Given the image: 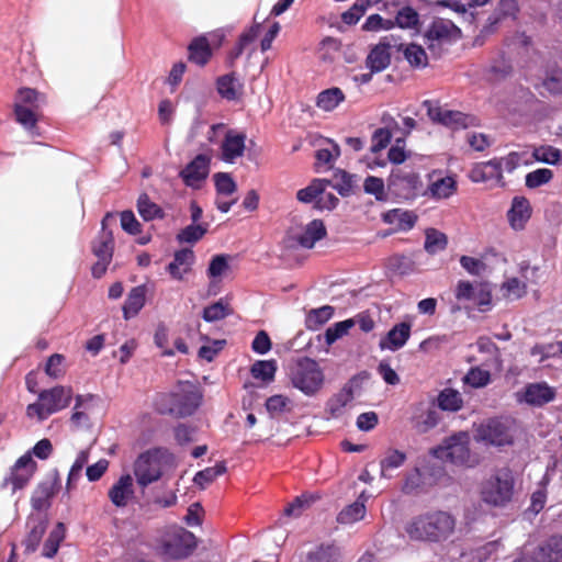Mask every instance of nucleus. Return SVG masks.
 Here are the masks:
<instances>
[{"mask_svg":"<svg viewBox=\"0 0 562 562\" xmlns=\"http://www.w3.org/2000/svg\"><path fill=\"white\" fill-rule=\"evenodd\" d=\"M456 518L445 510H432L412 518L405 526L409 539L427 542H442L456 529Z\"/></svg>","mask_w":562,"mask_h":562,"instance_id":"1","label":"nucleus"},{"mask_svg":"<svg viewBox=\"0 0 562 562\" xmlns=\"http://www.w3.org/2000/svg\"><path fill=\"white\" fill-rule=\"evenodd\" d=\"M201 400L202 395L193 383L180 382L169 394L160 395L156 405L161 414L187 417L198 409Z\"/></svg>","mask_w":562,"mask_h":562,"instance_id":"2","label":"nucleus"},{"mask_svg":"<svg viewBox=\"0 0 562 562\" xmlns=\"http://www.w3.org/2000/svg\"><path fill=\"white\" fill-rule=\"evenodd\" d=\"M515 479L509 468L497 469L481 484L482 501L494 507H504L513 498Z\"/></svg>","mask_w":562,"mask_h":562,"instance_id":"3","label":"nucleus"},{"mask_svg":"<svg viewBox=\"0 0 562 562\" xmlns=\"http://www.w3.org/2000/svg\"><path fill=\"white\" fill-rule=\"evenodd\" d=\"M470 436L467 431H459L446 438L443 442L431 449V454L445 462L456 465L474 467L476 460L470 451Z\"/></svg>","mask_w":562,"mask_h":562,"instance_id":"4","label":"nucleus"},{"mask_svg":"<svg viewBox=\"0 0 562 562\" xmlns=\"http://www.w3.org/2000/svg\"><path fill=\"white\" fill-rule=\"evenodd\" d=\"M71 398L70 387L58 385L44 390L38 394V401L27 406L26 414L29 417H36L40 422L45 420L54 413L67 407Z\"/></svg>","mask_w":562,"mask_h":562,"instance_id":"5","label":"nucleus"},{"mask_svg":"<svg viewBox=\"0 0 562 562\" xmlns=\"http://www.w3.org/2000/svg\"><path fill=\"white\" fill-rule=\"evenodd\" d=\"M290 378L293 386L308 396L314 395L324 381L318 363L307 357L301 358L294 363Z\"/></svg>","mask_w":562,"mask_h":562,"instance_id":"6","label":"nucleus"},{"mask_svg":"<svg viewBox=\"0 0 562 562\" xmlns=\"http://www.w3.org/2000/svg\"><path fill=\"white\" fill-rule=\"evenodd\" d=\"M461 35L460 29L450 20L435 19L424 34V42L435 57H439L442 47L458 40Z\"/></svg>","mask_w":562,"mask_h":562,"instance_id":"7","label":"nucleus"},{"mask_svg":"<svg viewBox=\"0 0 562 562\" xmlns=\"http://www.w3.org/2000/svg\"><path fill=\"white\" fill-rule=\"evenodd\" d=\"M423 182L413 171H392L387 179V192L398 201H411L423 195Z\"/></svg>","mask_w":562,"mask_h":562,"instance_id":"8","label":"nucleus"},{"mask_svg":"<svg viewBox=\"0 0 562 562\" xmlns=\"http://www.w3.org/2000/svg\"><path fill=\"white\" fill-rule=\"evenodd\" d=\"M474 439L477 442L496 447L512 445L514 436L510 429V422L497 417L484 420L476 426Z\"/></svg>","mask_w":562,"mask_h":562,"instance_id":"9","label":"nucleus"},{"mask_svg":"<svg viewBox=\"0 0 562 562\" xmlns=\"http://www.w3.org/2000/svg\"><path fill=\"white\" fill-rule=\"evenodd\" d=\"M423 105L426 108L427 114L432 122L453 130L467 128L474 120L473 116L462 112L442 109L430 100H425Z\"/></svg>","mask_w":562,"mask_h":562,"instance_id":"10","label":"nucleus"},{"mask_svg":"<svg viewBox=\"0 0 562 562\" xmlns=\"http://www.w3.org/2000/svg\"><path fill=\"white\" fill-rule=\"evenodd\" d=\"M134 474L142 487L158 481L161 476V470L156 456L150 451L140 453L134 464Z\"/></svg>","mask_w":562,"mask_h":562,"instance_id":"11","label":"nucleus"},{"mask_svg":"<svg viewBox=\"0 0 562 562\" xmlns=\"http://www.w3.org/2000/svg\"><path fill=\"white\" fill-rule=\"evenodd\" d=\"M555 389L547 382L528 383L524 391L516 394L519 403H526L530 406L541 407L555 398Z\"/></svg>","mask_w":562,"mask_h":562,"instance_id":"12","label":"nucleus"},{"mask_svg":"<svg viewBox=\"0 0 562 562\" xmlns=\"http://www.w3.org/2000/svg\"><path fill=\"white\" fill-rule=\"evenodd\" d=\"M196 547L194 535L186 529H180L171 535L164 543L165 553L173 559L189 557Z\"/></svg>","mask_w":562,"mask_h":562,"instance_id":"13","label":"nucleus"},{"mask_svg":"<svg viewBox=\"0 0 562 562\" xmlns=\"http://www.w3.org/2000/svg\"><path fill=\"white\" fill-rule=\"evenodd\" d=\"M246 149V134L227 130L220 146V158L226 164H234Z\"/></svg>","mask_w":562,"mask_h":562,"instance_id":"14","label":"nucleus"},{"mask_svg":"<svg viewBox=\"0 0 562 562\" xmlns=\"http://www.w3.org/2000/svg\"><path fill=\"white\" fill-rule=\"evenodd\" d=\"M209 172L210 158L206 155L199 154L180 171V177L188 187L200 188Z\"/></svg>","mask_w":562,"mask_h":562,"instance_id":"15","label":"nucleus"},{"mask_svg":"<svg viewBox=\"0 0 562 562\" xmlns=\"http://www.w3.org/2000/svg\"><path fill=\"white\" fill-rule=\"evenodd\" d=\"M35 468L36 463L33 461L31 453L23 454L13 465L5 484L12 485V492L23 488L34 474Z\"/></svg>","mask_w":562,"mask_h":562,"instance_id":"16","label":"nucleus"},{"mask_svg":"<svg viewBox=\"0 0 562 562\" xmlns=\"http://www.w3.org/2000/svg\"><path fill=\"white\" fill-rule=\"evenodd\" d=\"M470 179L473 182H494L499 187H504V178L502 172V161L497 158L488 161L476 164L470 171Z\"/></svg>","mask_w":562,"mask_h":562,"instance_id":"17","label":"nucleus"},{"mask_svg":"<svg viewBox=\"0 0 562 562\" xmlns=\"http://www.w3.org/2000/svg\"><path fill=\"white\" fill-rule=\"evenodd\" d=\"M515 562H562V537H551L533 552L530 559L524 558Z\"/></svg>","mask_w":562,"mask_h":562,"instance_id":"18","label":"nucleus"},{"mask_svg":"<svg viewBox=\"0 0 562 562\" xmlns=\"http://www.w3.org/2000/svg\"><path fill=\"white\" fill-rule=\"evenodd\" d=\"M412 326L409 323L401 322L395 324L385 336L379 341L381 350L397 351L403 348L411 337Z\"/></svg>","mask_w":562,"mask_h":562,"instance_id":"19","label":"nucleus"},{"mask_svg":"<svg viewBox=\"0 0 562 562\" xmlns=\"http://www.w3.org/2000/svg\"><path fill=\"white\" fill-rule=\"evenodd\" d=\"M109 498L116 507H125L134 496V480L132 475L124 474L109 490Z\"/></svg>","mask_w":562,"mask_h":562,"instance_id":"20","label":"nucleus"},{"mask_svg":"<svg viewBox=\"0 0 562 562\" xmlns=\"http://www.w3.org/2000/svg\"><path fill=\"white\" fill-rule=\"evenodd\" d=\"M530 216L531 207L529 201L524 196H515L507 212L510 227L515 231L524 229Z\"/></svg>","mask_w":562,"mask_h":562,"instance_id":"21","label":"nucleus"},{"mask_svg":"<svg viewBox=\"0 0 562 562\" xmlns=\"http://www.w3.org/2000/svg\"><path fill=\"white\" fill-rule=\"evenodd\" d=\"M194 252L183 248L175 252L173 260L168 265L167 270L176 280H182L194 262Z\"/></svg>","mask_w":562,"mask_h":562,"instance_id":"22","label":"nucleus"},{"mask_svg":"<svg viewBox=\"0 0 562 562\" xmlns=\"http://www.w3.org/2000/svg\"><path fill=\"white\" fill-rule=\"evenodd\" d=\"M391 46L386 43H379L369 53L366 65L372 72H381L391 64Z\"/></svg>","mask_w":562,"mask_h":562,"instance_id":"23","label":"nucleus"},{"mask_svg":"<svg viewBox=\"0 0 562 562\" xmlns=\"http://www.w3.org/2000/svg\"><path fill=\"white\" fill-rule=\"evenodd\" d=\"M457 191V181L453 177L447 176L432 181L426 190L423 189V195H428L435 200L448 199Z\"/></svg>","mask_w":562,"mask_h":562,"instance_id":"24","label":"nucleus"},{"mask_svg":"<svg viewBox=\"0 0 562 562\" xmlns=\"http://www.w3.org/2000/svg\"><path fill=\"white\" fill-rule=\"evenodd\" d=\"M216 88L218 94L228 101L238 99L243 90V83L235 72L226 74L217 78Z\"/></svg>","mask_w":562,"mask_h":562,"instance_id":"25","label":"nucleus"},{"mask_svg":"<svg viewBox=\"0 0 562 562\" xmlns=\"http://www.w3.org/2000/svg\"><path fill=\"white\" fill-rule=\"evenodd\" d=\"M27 526L30 527V531L24 540V546L25 551L31 553L34 552L40 544L47 527V520L41 516H32L27 521Z\"/></svg>","mask_w":562,"mask_h":562,"instance_id":"26","label":"nucleus"},{"mask_svg":"<svg viewBox=\"0 0 562 562\" xmlns=\"http://www.w3.org/2000/svg\"><path fill=\"white\" fill-rule=\"evenodd\" d=\"M326 235V228L321 220H313L310 222L302 234L297 237V243L304 248H313L316 241L324 238Z\"/></svg>","mask_w":562,"mask_h":562,"instance_id":"27","label":"nucleus"},{"mask_svg":"<svg viewBox=\"0 0 562 562\" xmlns=\"http://www.w3.org/2000/svg\"><path fill=\"white\" fill-rule=\"evenodd\" d=\"M366 501L367 497L364 493L350 505L346 506L337 516V520L339 524H353L361 520L366 515Z\"/></svg>","mask_w":562,"mask_h":562,"instance_id":"28","label":"nucleus"},{"mask_svg":"<svg viewBox=\"0 0 562 562\" xmlns=\"http://www.w3.org/2000/svg\"><path fill=\"white\" fill-rule=\"evenodd\" d=\"M188 50H189V59L192 63L200 65V66L205 65L212 55L209 42H207L206 37H204V36L194 38L190 43Z\"/></svg>","mask_w":562,"mask_h":562,"instance_id":"29","label":"nucleus"},{"mask_svg":"<svg viewBox=\"0 0 562 562\" xmlns=\"http://www.w3.org/2000/svg\"><path fill=\"white\" fill-rule=\"evenodd\" d=\"M145 304V288L139 285L131 290L123 306L125 319H130L138 314Z\"/></svg>","mask_w":562,"mask_h":562,"instance_id":"30","label":"nucleus"},{"mask_svg":"<svg viewBox=\"0 0 562 562\" xmlns=\"http://www.w3.org/2000/svg\"><path fill=\"white\" fill-rule=\"evenodd\" d=\"M36 110L24 109L20 105L13 106L15 121L32 136H40L37 127Z\"/></svg>","mask_w":562,"mask_h":562,"instance_id":"31","label":"nucleus"},{"mask_svg":"<svg viewBox=\"0 0 562 562\" xmlns=\"http://www.w3.org/2000/svg\"><path fill=\"white\" fill-rule=\"evenodd\" d=\"M304 562H342L339 549L334 544H321L311 550Z\"/></svg>","mask_w":562,"mask_h":562,"instance_id":"32","label":"nucleus"},{"mask_svg":"<svg viewBox=\"0 0 562 562\" xmlns=\"http://www.w3.org/2000/svg\"><path fill=\"white\" fill-rule=\"evenodd\" d=\"M438 407L445 412H458L463 407V398L459 391L446 387L438 394Z\"/></svg>","mask_w":562,"mask_h":562,"instance_id":"33","label":"nucleus"},{"mask_svg":"<svg viewBox=\"0 0 562 562\" xmlns=\"http://www.w3.org/2000/svg\"><path fill=\"white\" fill-rule=\"evenodd\" d=\"M406 461V453L397 449L387 450L385 457L380 461V475L384 479H391V471L401 468Z\"/></svg>","mask_w":562,"mask_h":562,"instance_id":"34","label":"nucleus"},{"mask_svg":"<svg viewBox=\"0 0 562 562\" xmlns=\"http://www.w3.org/2000/svg\"><path fill=\"white\" fill-rule=\"evenodd\" d=\"M345 100L341 89L334 87L318 93L316 105L324 111L335 110Z\"/></svg>","mask_w":562,"mask_h":562,"instance_id":"35","label":"nucleus"},{"mask_svg":"<svg viewBox=\"0 0 562 562\" xmlns=\"http://www.w3.org/2000/svg\"><path fill=\"white\" fill-rule=\"evenodd\" d=\"M329 184L327 187H331L336 190L341 196H349L353 193V188L356 186V177L350 175L344 170H338L331 180H328Z\"/></svg>","mask_w":562,"mask_h":562,"instance_id":"36","label":"nucleus"},{"mask_svg":"<svg viewBox=\"0 0 562 562\" xmlns=\"http://www.w3.org/2000/svg\"><path fill=\"white\" fill-rule=\"evenodd\" d=\"M114 250V238L111 231L100 233L93 241L92 252L98 259H112Z\"/></svg>","mask_w":562,"mask_h":562,"instance_id":"37","label":"nucleus"},{"mask_svg":"<svg viewBox=\"0 0 562 562\" xmlns=\"http://www.w3.org/2000/svg\"><path fill=\"white\" fill-rule=\"evenodd\" d=\"M327 184L329 181L326 179H314L306 188L297 191L296 199L302 203H314L315 207L319 193L327 188Z\"/></svg>","mask_w":562,"mask_h":562,"instance_id":"38","label":"nucleus"},{"mask_svg":"<svg viewBox=\"0 0 562 562\" xmlns=\"http://www.w3.org/2000/svg\"><path fill=\"white\" fill-rule=\"evenodd\" d=\"M448 245V237L445 233L436 229L428 228L425 233V250L430 255H436L446 249Z\"/></svg>","mask_w":562,"mask_h":562,"instance_id":"39","label":"nucleus"},{"mask_svg":"<svg viewBox=\"0 0 562 562\" xmlns=\"http://www.w3.org/2000/svg\"><path fill=\"white\" fill-rule=\"evenodd\" d=\"M137 211L142 218L146 222L162 218V209L154 203L146 193H143L137 199Z\"/></svg>","mask_w":562,"mask_h":562,"instance_id":"40","label":"nucleus"},{"mask_svg":"<svg viewBox=\"0 0 562 562\" xmlns=\"http://www.w3.org/2000/svg\"><path fill=\"white\" fill-rule=\"evenodd\" d=\"M334 311V307L330 305L311 310L305 318L306 327L311 330L318 329L333 317Z\"/></svg>","mask_w":562,"mask_h":562,"instance_id":"41","label":"nucleus"},{"mask_svg":"<svg viewBox=\"0 0 562 562\" xmlns=\"http://www.w3.org/2000/svg\"><path fill=\"white\" fill-rule=\"evenodd\" d=\"M66 528L63 522H58L55 528L50 531L47 540L44 543L42 554L45 558H54L59 549L60 542L64 540Z\"/></svg>","mask_w":562,"mask_h":562,"instance_id":"42","label":"nucleus"},{"mask_svg":"<svg viewBox=\"0 0 562 562\" xmlns=\"http://www.w3.org/2000/svg\"><path fill=\"white\" fill-rule=\"evenodd\" d=\"M277 371L276 360H257L250 369L251 375L263 382H271Z\"/></svg>","mask_w":562,"mask_h":562,"instance_id":"43","label":"nucleus"},{"mask_svg":"<svg viewBox=\"0 0 562 562\" xmlns=\"http://www.w3.org/2000/svg\"><path fill=\"white\" fill-rule=\"evenodd\" d=\"M41 94L32 88H21L18 90L13 106L20 105L24 109L37 110L40 108Z\"/></svg>","mask_w":562,"mask_h":562,"instance_id":"44","label":"nucleus"},{"mask_svg":"<svg viewBox=\"0 0 562 562\" xmlns=\"http://www.w3.org/2000/svg\"><path fill=\"white\" fill-rule=\"evenodd\" d=\"M352 401L341 391L334 394L326 403V413L330 418H339L345 414L347 405Z\"/></svg>","mask_w":562,"mask_h":562,"instance_id":"45","label":"nucleus"},{"mask_svg":"<svg viewBox=\"0 0 562 562\" xmlns=\"http://www.w3.org/2000/svg\"><path fill=\"white\" fill-rule=\"evenodd\" d=\"M356 319L348 318L341 322H337L329 326L325 331V342L330 346L339 338L348 334V331L355 326Z\"/></svg>","mask_w":562,"mask_h":562,"instance_id":"46","label":"nucleus"},{"mask_svg":"<svg viewBox=\"0 0 562 562\" xmlns=\"http://www.w3.org/2000/svg\"><path fill=\"white\" fill-rule=\"evenodd\" d=\"M499 540L490 541L470 552L472 562H485L492 557L497 558L499 550L502 549Z\"/></svg>","mask_w":562,"mask_h":562,"instance_id":"47","label":"nucleus"},{"mask_svg":"<svg viewBox=\"0 0 562 562\" xmlns=\"http://www.w3.org/2000/svg\"><path fill=\"white\" fill-rule=\"evenodd\" d=\"M363 190L366 193L374 195V198L381 202L387 201L390 196L387 187L385 188L384 181L378 177H367L363 183Z\"/></svg>","mask_w":562,"mask_h":562,"instance_id":"48","label":"nucleus"},{"mask_svg":"<svg viewBox=\"0 0 562 562\" xmlns=\"http://www.w3.org/2000/svg\"><path fill=\"white\" fill-rule=\"evenodd\" d=\"M226 472V465L224 462H220L214 467L206 468L199 471L193 479V482L200 487L204 488L206 485L212 483L217 476Z\"/></svg>","mask_w":562,"mask_h":562,"instance_id":"49","label":"nucleus"},{"mask_svg":"<svg viewBox=\"0 0 562 562\" xmlns=\"http://www.w3.org/2000/svg\"><path fill=\"white\" fill-rule=\"evenodd\" d=\"M207 232L206 225L191 224L182 228L178 235L177 240L180 244H195L199 241Z\"/></svg>","mask_w":562,"mask_h":562,"instance_id":"50","label":"nucleus"},{"mask_svg":"<svg viewBox=\"0 0 562 562\" xmlns=\"http://www.w3.org/2000/svg\"><path fill=\"white\" fill-rule=\"evenodd\" d=\"M404 57L408 64L416 68H424L428 64L425 49L417 44H408L404 48Z\"/></svg>","mask_w":562,"mask_h":562,"instance_id":"51","label":"nucleus"},{"mask_svg":"<svg viewBox=\"0 0 562 562\" xmlns=\"http://www.w3.org/2000/svg\"><path fill=\"white\" fill-rule=\"evenodd\" d=\"M464 384H468L474 389H481L490 384L491 373L487 370L479 367L471 368L468 373L462 378Z\"/></svg>","mask_w":562,"mask_h":562,"instance_id":"52","label":"nucleus"},{"mask_svg":"<svg viewBox=\"0 0 562 562\" xmlns=\"http://www.w3.org/2000/svg\"><path fill=\"white\" fill-rule=\"evenodd\" d=\"M370 4V0H356L355 3L341 14V21L347 25L357 24Z\"/></svg>","mask_w":562,"mask_h":562,"instance_id":"53","label":"nucleus"},{"mask_svg":"<svg viewBox=\"0 0 562 562\" xmlns=\"http://www.w3.org/2000/svg\"><path fill=\"white\" fill-rule=\"evenodd\" d=\"M439 422L438 413L434 409H428L420 415H416L412 418L414 428L418 432H427L437 426Z\"/></svg>","mask_w":562,"mask_h":562,"instance_id":"54","label":"nucleus"},{"mask_svg":"<svg viewBox=\"0 0 562 562\" xmlns=\"http://www.w3.org/2000/svg\"><path fill=\"white\" fill-rule=\"evenodd\" d=\"M416 215L408 211L393 210L385 215V221L389 223H397L400 228L408 231L414 227L416 223Z\"/></svg>","mask_w":562,"mask_h":562,"instance_id":"55","label":"nucleus"},{"mask_svg":"<svg viewBox=\"0 0 562 562\" xmlns=\"http://www.w3.org/2000/svg\"><path fill=\"white\" fill-rule=\"evenodd\" d=\"M542 86L551 94H562V69L554 68L548 70Z\"/></svg>","mask_w":562,"mask_h":562,"instance_id":"56","label":"nucleus"},{"mask_svg":"<svg viewBox=\"0 0 562 562\" xmlns=\"http://www.w3.org/2000/svg\"><path fill=\"white\" fill-rule=\"evenodd\" d=\"M229 314V307L222 300L215 302L203 310L202 317L207 323H213L225 318Z\"/></svg>","mask_w":562,"mask_h":562,"instance_id":"57","label":"nucleus"},{"mask_svg":"<svg viewBox=\"0 0 562 562\" xmlns=\"http://www.w3.org/2000/svg\"><path fill=\"white\" fill-rule=\"evenodd\" d=\"M553 178L552 170L548 168H539L533 170L526 176V187L529 189L539 188L546 183H548Z\"/></svg>","mask_w":562,"mask_h":562,"instance_id":"58","label":"nucleus"},{"mask_svg":"<svg viewBox=\"0 0 562 562\" xmlns=\"http://www.w3.org/2000/svg\"><path fill=\"white\" fill-rule=\"evenodd\" d=\"M213 178L217 194L227 196L232 195L237 190L236 182L229 173L217 172Z\"/></svg>","mask_w":562,"mask_h":562,"instance_id":"59","label":"nucleus"},{"mask_svg":"<svg viewBox=\"0 0 562 562\" xmlns=\"http://www.w3.org/2000/svg\"><path fill=\"white\" fill-rule=\"evenodd\" d=\"M418 21V13L411 7H404L397 12L394 24L401 29H412L417 25Z\"/></svg>","mask_w":562,"mask_h":562,"instance_id":"60","label":"nucleus"},{"mask_svg":"<svg viewBox=\"0 0 562 562\" xmlns=\"http://www.w3.org/2000/svg\"><path fill=\"white\" fill-rule=\"evenodd\" d=\"M89 459V451L88 450H81L72 463L70 471L68 473L67 479V488L69 490L71 487V484L77 482L78 479L81 476V472L83 467L87 464Z\"/></svg>","mask_w":562,"mask_h":562,"instance_id":"61","label":"nucleus"},{"mask_svg":"<svg viewBox=\"0 0 562 562\" xmlns=\"http://www.w3.org/2000/svg\"><path fill=\"white\" fill-rule=\"evenodd\" d=\"M532 156L537 161L555 165L561 158V151L552 146H542L536 148Z\"/></svg>","mask_w":562,"mask_h":562,"instance_id":"62","label":"nucleus"},{"mask_svg":"<svg viewBox=\"0 0 562 562\" xmlns=\"http://www.w3.org/2000/svg\"><path fill=\"white\" fill-rule=\"evenodd\" d=\"M392 133L389 128H376L371 137V153L376 154L384 149L391 142Z\"/></svg>","mask_w":562,"mask_h":562,"instance_id":"63","label":"nucleus"},{"mask_svg":"<svg viewBox=\"0 0 562 562\" xmlns=\"http://www.w3.org/2000/svg\"><path fill=\"white\" fill-rule=\"evenodd\" d=\"M394 26L392 20H386L380 14H371L367 18L362 29L368 32H376L381 30H391Z\"/></svg>","mask_w":562,"mask_h":562,"instance_id":"64","label":"nucleus"}]
</instances>
